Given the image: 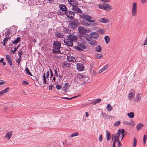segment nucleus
<instances>
[{"instance_id": "nucleus-1", "label": "nucleus", "mask_w": 147, "mask_h": 147, "mask_svg": "<svg viewBox=\"0 0 147 147\" xmlns=\"http://www.w3.org/2000/svg\"><path fill=\"white\" fill-rule=\"evenodd\" d=\"M68 2L69 4L72 6V10L75 13H78L82 14V11L81 9L78 8L77 6L78 5V1L77 0H68Z\"/></svg>"}, {"instance_id": "nucleus-2", "label": "nucleus", "mask_w": 147, "mask_h": 147, "mask_svg": "<svg viewBox=\"0 0 147 147\" xmlns=\"http://www.w3.org/2000/svg\"><path fill=\"white\" fill-rule=\"evenodd\" d=\"M67 39L64 40V42L67 46L72 47L73 46V41L77 40V38L75 35L71 34L67 36Z\"/></svg>"}, {"instance_id": "nucleus-3", "label": "nucleus", "mask_w": 147, "mask_h": 147, "mask_svg": "<svg viewBox=\"0 0 147 147\" xmlns=\"http://www.w3.org/2000/svg\"><path fill=\"white\" fill-rule=\"evenodd\" d=\"M54 47L52 49L54 54L61 53L60 49L61 48V43L60 42L55 40L53 42Z\"/></svg>"}, {"instance_id": "nucleus-4", "label": "nucleus", "mask_w": 147, "mask_h": 147, "mask_svg": "<svg viewBox=\"0 0 147 147\" xmlns=\"http://www.w3.org/2000/svg\"><path fill=\"white\" fill-rule=\"evenodd\" d=\"M80 24L77 19H74L69 21L68 27L72 30H75L78 26L80 25Z\"/></svg>"}, {"instance_id": "nucleus-5", "label": "nucleus", "mask_w": 147, "mask_h": 147, "mask_svg": "<svg viewBox=\"0 0 147 147\" xmlns=\"http://www.w3.org/2000/svg\"><path fill=\"white\" fill-rule=\"evenodd\" d=\"M65 14L71 20H73L74 19V12L70 11L67 10L65 12Z\"/></svg>"}, {"instance_id": "nucleus-6", "label": "nucleus", "mask_w": 147, "mask_h": 147, "mask_svg": "<svg viewBox=\"0 0 147 147\" xmlns=\"http://www.w3.org/2000/svg\"><path fill=\"white\" fill-rule=\"evenodd\" d=\"M78 77L80 78L81 80L83 81V83H81V84H84L85 82H89V78L88 76L86 77L85 76L79 75L78 76Z\"/></svg>"}, {"instance_id": "nucleus-7", "label": "nucleus", "mask_w": 147, "mask_h": 147, "mask_svg": "<svg viewBox=\"0 0 147 147\" xmlns=\"http://www.w3.org/2000/svg\"><path fill=\"white\" fill-rule=\"evenodd\" d=\"M137 3H134L132 5V15L133 16H135L137 13Z\"/></svg>"}, {"instance_id": "nucleus-8", "label": "nucleus", "mask_w": 147, "mask_h": 147, "mask_svg": "<svg viewBox=\"0 0 147 147\" xmlns=\"http://www.w3.org/2000/svg\"><path fill=\"white\" fill-rule=\"evenodd\" d=\"M78 30L79 33L82 35H85L87 32V30L82 27L79 26L78 28Z\"/></svg>"}, {"instance_id": "nucleus-9", "label": "nucleus", "mask_w": 147, "mask_h": 147, "mask_svg": "<svg viewBox=\"0 0 147 147\" xmlns=\"http://www.w3.org/2000/svg\"><path fill=\"white\" fill-rule=\"evenodd\" d=\"M86 39L87 41H89V44L92 46H95L97 45V42L96 40H91V39L90 38H88L87 37L86 38Z\"/></svg>"}, {"instance_id": "nucleus-10", "label": "nucleus", "mask_w": 147, "mask_h": 147, "mask_svg": "<svg viewBox=\"0 0 147 147\" xmlns=\"http://www.w3.org/2000/svg\"><path fill=\"white\" fill-rule=\"evenodd\" d=\"M90 38H94L96 40L98 39L99 35L96 32H91L90 33Z\"/></svg>"}, {"instance_id": "nucleus-11", "label": "nucleus", "mask_w": 147, "mask_h": 147, "mask_svg": "<svg viewBox=\"0 0 147 147\" xmlns=\"http://www.w3.org/2000/svg\"><path fill=\"white\" fill-rule=\"evenodd\" d=\"M83 16L84 19L86 20L90 23L93 22L95 21V20H91L92 19L91 17L88 14L83 15Z\"/></svg>"}, {"instance_id": "nucleus-12", "label": "nucleus", "mask_w": 147, "mask_h": 147, "mask_svg": "<svg viewBox=\"0 0 147 147\" xmlns=\"http://www.w3.org/2000/svg\"><path fill=\"white\" fill-rule=\"evenodd\" d=\"M84 67L83 64L78 63L77 64L76 69L79 71H83L84 70Z\"/></svg>"}, {"instance_id": "nucleus-13", "label": "nucleus", "mask_w": 147, "mask_h": 147, "mask_svg": "<svg viewBox=\"0 0 147 147\" xmlns=\"http://www.w3.org/2000/svg\"><path fill=\"white\" fill-rule=\"evenodd\" d=\"M112 9L111 6L108 3H104V10L106 11H109Z\"/></svg>"}, {"instance_id": "nucleus-14", "label": "nucleus", "mask_w": 147, "mask_h": 147, "mask_svg": "<svg viewBox=\"0 0 147 147\" xmlns=\"http://www.w3.org/2000/svg\"><path fill=\"white\" fill-rule=\"evenodd\" d=\"M59 7L60 10L63 11H66L67 10V8L65 5L63 4H59Z\"/></svg>"}, {"instance_id": "nucleus-15", "label": "nucleus", "mask_w": 147, "mask_h": 147, "mask_svg": "<svg viewBox=\"0 0 147 147\" xmlns=\"http://www.w3.org/2000/svg\"><path fill=\"white\" fill-rule=\"evenodd\" d=\"M55 36L56 37L62 38L63 37L64 35L63 33L57 32L56 33Z\"/></svg>"}, {"instance_id": "nucleus-16", "label": "nucleus", "mask_w": 147, "mask_h": 147, "mask_svg": "<svg viewBox=\"0 0 147 147\" xmlns=\"http://www.w3.org/2000/svg\"><path fill=\"white\" fill-rule=\"evenodd\" d=\"M135 95V91L134 90H130L128 96L129 98H130L131 97H134Z\"/></svg>"}, {"instance_id": "nucleus-17", "label": "nucleus", "mask_w": 147, "mask_h": 147, "mask_svg": "<svg viewBox=\"0 0 147 147\" xmlns=\"http://www.w3.org/2000/svg\"><path fill=\"white\" fill-rule=\"evenodd\" d=\"M67 59L69 62H74L76 61L75 58L73 56L67 57Z\"/></svg>"}, {"instance_id": "nucleus-18", "label": "nucleus", "mask_w": 147, "mask_h": 147, "mask_svg": "<svg viewBox=\"0 0 147 147\" xmlns=\"http://www.w3.org/2000/svg\"><path fill=\"white\" fill-rule=\"evenodd\" d=\"M9 87H7L5 89L2 90L0 92V96H1L4 94H5L8 92L9 91Z\"/></svg>"}, {"instance_id": "nucleus-19", "label": "nucleus", "mask_w": 147, "mask_h": 147, "mask_svg": "<svg viewBox=\"0 0 147 147\" xmlns=\"http://www.w3.org/2000/svg\"><path fill=\"white\" fill-rule=\"evenodd\" d=\"M95 51L96 52H99L101 51L102 48L100 45H98L95 48Z\"/></svg>"}, {"instance_id": "nucleus-20", "label": "nucleus", "mask_w": 147, "mask_h": 147, "mask_svg": "<svg viewBox=\"0 0 147 147\" xmlns=\"http://www.w3.org/2000/svg\"><path fill=\"white\" fill-rule=\"evenodd\" d=\"M21 38L20 37H18L16 39L12 41V44H17L19 41H20Z\"/></svg>"}, {"instance_id": "nucleus-21", "label": "nucleus", "mask_w": 147, "mask_h": 147, "mask_svg": "<svg viewBox=\"0 0 147 147\" xmlns=\"http://www.w3.org/2000/svg\"><path fill=\"white\" fill-rule=\"evenodd\" d=\"M104 39L105 40V43L108 44L110 41V38L108 36H106L104 37Z\"/></svg>"}, {"instance_id": "nucleus-22", "label": "nucleus", "mask_w": 147, "mask_h": 147, "mask_svg": "<svg viewBox=\"0 0 147 147\" xmlns=\"http://www.w3.org/2000/svg\"><path fill=\"white\" fill-rule=\"evenodd\" d=\"M143 126V125L141 123L138 124L136 126L137 130L138 131L140 130L141 129L142 127Z\"/></svg>"}, {"instance_id": "nucleus-23", "label": "nucleus", "mask_w": 147, "mask_h": 147, "mask_svg": "<svg viewBox=\"0 0 147 147\" xmlns=\"http://www.w3.org/2000/svg\"><path fill=\"white\" fill-rule=\"evenodd\" d=\"M109 67V65H106L105 66H104L103 68H102L101 69H100L99 71V73H102V72L105 70L106 69H107Z\"/></svg>"}, {"instance_id": "nucleus-24", "label": "nucleus", "mask_w": 147, "mask_h": 147, "mask_svg": "<svg viewBox=\"0 0 147 147\" xmlns=\"http://www.w3.org/2000/svg\"><path fill=\"white\" fill-rule=\"evenodd\" d=\"M113 136H114V140H115L116 141V140H119L120 135L116 133L115 136L114 134H113Z\"/></svg>"}, {"instance_id": "nucleus-25", "label": "nucleus", "mask_w": 147, "mask_h": 147, "mask_svg": "<svg viewBox=\"0 0 147 147\" xmlns=\"http://www.w3.org/2000/svg\"><path fill=\"white\" fill-rule=\"evenodd\" d=\"M69 86L70 85H69V84L68 83H66L65 84L63 88V90L66 92V90H67Z\"/></svg>"}, {"instance_id": "nucleus-26", "label": "nucleus", "mask_w": 147, "mask_h": 147, "mask_svg": "<svg viewBox=\"0 0 147 147\" xmlns=\"http://www.w3.org/2000/svg\"><path fill=\"white\" fill-rule=\"evenodd\" d=\"M78 45L79 47L83 50V49H85L86 48V46L82 43L78 42Z\"/></svg>"}, {"instance_id": "nucleus-27", "label": "nucleus", "mask_w": 147, "mask_h": 147, "mask_svg": "<svg viewBox=\"0 0 147 147\" xmlns=\"http://www.w3.org/2000/svg\"><path fill=\"white\" fill-rule=\"evenodd\" d=\"M99 22H102L103 23H106L107 22H109V20L104 18H102V19H100L99 20Z\"/></svg>"}, {"instance_id": "nucleus-28", "label": "nucleus", "mask_w": 147, "mask_h": 147, "mask_svg": "<svg viewBox=\"0 0 147 147\" xmlns=\"http://www.w3.org/2000/svg\"><path fill=\"white\" fill-rule=\"evenodd\" d=\"M107 134V140H110L111 139V136L110 132H109L107 130L106 131Z\"/></svg>"}, {"instance_id": "nucleus-29", "label": "nucleus", "mask_w": 147, "mask_h": 147, "mask_svg": "<svg viewBox=\"0 0 147 147\" xmlns=\"http://www.w3.org/2000/svg\"><path fill=\"white\" fill-rule=\"evenodd\" d=\"M127 115L130 118H132L134 117V114L133 112H132L130 113H128L127 114Z\"/></svg>"}, {"instance_id": "nucleus-30", "label": "nucleus", "mask_w": 147, "mask_h": 147, "mask_svg": "<svg viewBox=\"0 0 147 147\" xmlns=\"http://www.w3.org/2000/svg\"><path fill=\"white\" fill-rule=\"evenodd\" d=\"M12 135V132L9 131L8 132L7 134L6 135L5 137L6 138H7L8 139H9L11 137Z\"/></svg>"}, {"instance_id": "nucleus-31", "label": "nucleus", "mask_w": 147, "mask_h": 147, "mask_svg": "<svg viewBox=\"0 0 147 147\" xmlns=\"http://www.w3.org/2000/svg\"><path fill=\"white\" fill-rule=\"evenodd\" d=\"M125 132L126 133H127V132L125 131V130L124 129H122L121 130V129H119L118 130V131L117 133V134L120 135V134H122L123 133Z\"/></svg>"}, {"instance_id": "nucleus-32", "label": "nucleus", "mask_w": 147, "mask_h": 147, "mask_svg": "<svg viewBox=\"0 0 147 147\" xmlns=\"http://www.w3.org/2000/svg\"><path fill=\"white\" fill-rule=\"evenodd\" d=\"M25 70L26 72L28 75H29L30 76H32V74L30 72L28 68L26 67L25 69Z\"/></svg>"}, {"instance_id": "nucleus-33", "label": "nucleus", "mask_w": 147, "mask_h": 147, "mask_svg": "<svg viewBox=\"0 0 147 147\" xmlns=\"http://www.w3.org/2000/svg\"><path fill=\"white\" fill-rule=\"evenodd\" d=\"M97 32L100 34H103L105 33V32L103 29L98 30Z\"/></svg>"}, {"instance_id": "nucleus-34", "label": "nucleus", "mask_w": 147, "mask_h": 147, "mask_svg": "<svg viewBox=\"0 0 147 147\" xmlns=\"http://www.w3.org/2000/svg\"><path fill=\"white\" fill-rule=\"evenodd\" d=\"M73 47L75 49L78 50L79 51H83V50L81 49L79 47L75 46H73Z\"/></svg>"}, {"instance_id": "nucleus-35", "label": "nucleus", "mask_w": 147, "mask_h": 147, "mask_svg": "<svg viewBox=\"0 0 147 147\" xmlns=\"http://www.w3.org/2000/svg\"><path fill=\"white\" fill-rule=\"evenodd\" d=\"M141 99V97L139 96V95L138 94L136 95L135 97V99H134L135 101H140Z\"/></svg>"}, {"instance_id": "nucleus-36", "label": "nucleus", "mask_w": 147, "mask_h": 147, "mask_svg": "<svg viewBox=\"0 0 147 147\" xmlns=\"http://www.w3.org/2000/svg\"><path fill=\"white\" fill-rule=\"evenodd\" d=\"M147 139V136L145 134L144 135L143 137V143L145 144L146 143V140Z\"/></svg>"}, {"instance_id": "nucleus-37", "label": "nucleus", "mask_w": 147, "mask_h": 147, "mask_svg": "<svg viewBox=\"0 0 147 147\" xmlns=\"http://www.w3.org/2000/svg\"><path fill=\"white\" fill-rule=\"evenodd\" d=\"M79 133L78 132H76L74 133L71 134V137H74L77 136L78 135Z\"/></svg>"}, {"instance_id": "nucleus-38", "label": "nucleus", "mask_w": 147, "mask_h": 147, "mask_svg": "<svg viewBox=\"0 0 147 147\" xmlns=\"http://www.w3.org/2000/svg\"><path fill=\"white\" fill-rule=\"evenodd\" d=\"M107 108L108 111H111L112 109V107L111 106L110 104H109L107 106Z\"/></svg>"}, {"instance_id": "nucleus-39", "label": "nucleus", "mask_w": 147, "mask_h": 147, "mask_svg": "<svg viewBox=\"0 0 147 147\" xmlns=\"http://www.w3.org/2000/svg\"><path fill=\"white\" fill-rule=\"evenodd\" d=\"M101 115L102 117L105 118L107 119L109 117L108 115L105 113H102Z\"/></svg>"}, {"instance_id": "nucleus-40", "label": "nucleus", "mask_w": 147, "mask_h": 147, "mask_svg": "<svg viewBox=\"0 0 147 147\" xmlns=\"http://www.w3.org/2000/svg\"><path fill=\"white\" fill-rule=\"evenodd\" d=\"M95 56L98 59H100L102 57V55L100 54H96L95 55Z\"/></svg>"}, {"instance_id": "nucleus-41", "label": "nucleus", "mask_w": 147, "mask_h": 147, "mask_svg": "<svg viewBox=\"0 0 147 147\" xmlns=\"http://www.w3.org/2000/svg\"><path fill=\"white\" fill-rule=\"evenodd\" d=\"M23 52H22V51H20V50L18 52V54L19 57H21V56L23 55Z\"/></svg>"}, {"instance_id": "nucleus-42", "label": "nucleus", "mask_w": 147, "mask_h": 147, "mask_svg": "<svg viewBox=\"0 0 147 147\" xmlns=\"http://www.w3.org/2000/svg\"><path fill=\"white\" fill-rule=\"evenodd\" d=\"M11 31L10 30L8 29L7 31L5 33V36H9L10 34Z\"/></svg>"}, {"instance_id": "nucleus-43", "label": "nucleus", "mask_w": 147, "mask_h": 147, "mask_svg": "<svg viewBox=\"0 0 147 147\" xmlns=\"http://www.w3.org/2000/svg\"><path fill=\"white\" fill-rule=\"evenodd\" d=\"M137 143V141L136 140V139L135 138H134V142H133V147H135Z\"/></svg>"}, {"instance_id": "nucleus-44", "label": "nucleus", "mask_w": 147, "mask_h": 147, "mask_svg": "<svg viewBox=\"0 0 147 147\" xmlns=\"http://www.w3.org/2000/svg\"><path fill=\"white\" fill-rule=\"evenodd\" d=\"M120 123V121H118L116 122H115L114 124V125L115 127L118 126Z\"/></svg>"}, {"instance_id": "nucleus-45", "label": "nucleus", "mask_w": 147, "mask_h": 147, "mask_svg": "<svg viewBox=\"0 0 147 147\" xmlns=\"http://www.w3.org/2000/svg\"><path fill=\"white\" fill-rule=\"evenodd\" d=\"M123 124H125L127 125H131V122H129L127 121H124L123 122Z\"/></svg>"}, {"instance_id": "nucleus-46", "label": "nucleus", "mask_w": 147, "mask_h": 147, "mask_svg": "<svg viewBox=\"0 0 147 147\" xmlns=\"http://www.w3.org/2000/svg\"><path fill=\"white\" fill-rule=\"evenodd\" d=\"M98 7L100 9H104V3L103 4H99L98 5Z\"/></svg>"}, {"instance_id": "nucleus-47", "label": "nucleus", "mask_w": 147, "mask_h": 147, "mask_svg": "<svg viewBox=\"0 0 147 147\" xmlns=\"http://www.w3.org/2000/svg\"><path fill=\"white\" fill-rule=\"evenodd\" d=\"M32 77L31 78L33 80L35 81L38 80V78L36 76H33L32 75Z\"/></svg>"}, {"instance_id": "nucleus-48", "label": "nucleus", "mask_w": 147, "mask_h": 147, "mask_svg": "<svg viewBox=\"0 0 147 147\" xmlns=\"http://www.w3.org/2000/svg\"><path fill=\"white\" fill-rule=\"evenodd\" d=\"M22 84L24 85H28L29 84V83L26 81H22Z\"/></svg>"}, {"instance_id": "nucleus-49", "label": "nucleus", "mask_w": 147, "mask_h": 147, "mask_svg": "<svg viewBox=\"0 0 147 147\" xmlns=\"http://www.w3.org/2000/svg\"><path fill=\"white\" fill-rule=\"evenodd\" d=\"M10 37L7 36L3 39V42H6L8 41V39H9Z\"/></svg>"}, {"instance_id": "nucleus-50", "label": "nucleus", "mask_w": 147, "mask_h": 147, "mask_svg": "<svg viewBox=\"0 0 147 147\" xmlns=\"http://www.w3.org/2000/svg\"><path fill=\"white\" fill-rule=\"evenodd\" d=\"M65 31L67 33H69L71 32V30L69 29L65 28Z\"/></svg>"}, {"instance_id": "nucleus-51", "label": "nucleus", "mask_w": 147, "mask_h": 147, "mask_svg": "<svg viewBox=\"0 0 147 147\" xmlns=\"http://www.w3.org/2000/svg\"><path fill=\"white\" fill-rule=\"evenodd\" d=\"M56 88L57 90H60L61 88V86L59 84H57L56 86Z\"/></svg>"}, {"instance_id": "nucleus-52", "label": "nucleus", "mask_w": 147, "mask_h": 147, "mask_svg": "<svg viewBox=\"0 0 147 147\" xmlns=\"http://www.w3.org/2000/svg\"><path fill=\"white\" fill-rule=\"evenodd\" d=\"M57 68H56L54 70L55 71V74L57 77H58V74L57 73Z\"/></svg>"}, {"instance_id": "nucleus-53", "label": "nucleus", "mask_w": 147, "mask_h": 147, "mask_svg": "<svg viewBox=\"0 0 147 147\" xmlns=\"http://www.w3.org/2000/svg\"><path fill=\"white\" fill-rule=\"evenodd\" d=\"M102 139V136L101 134L100 135L99 137V140L100 142H101Z\"/></svg>"}, {"instance_id": "nucleus-54", "label": "nucleus", "mask_w": 147, "mask_h": 147, "mask_svg": "<svg viewBox=\"0 0 147 147\" xmlns=\"http://www.w3.org/2000/svg\"><path fill=\"white\" fill-rule=\"evenodd\" d=\"M49 70L50 71V77L51 78L53 75V72H52V71L51 69H50Z\"/></svg>"}, {"instance_id": "nucleus-55", "label": "nucleus", "mask_w": 147, "mask_h": 147, "mask_svg": "<svg viewBox=\"0 0 147 147\" xmlns=\"http://www.w3.org/2000/svg\"><path fill=\"white\" fill-rule=\"evenodd\" d=\"M42 80L43 81V82L44 84H46L47 83L46 78H43V79H42Z\"/></svg>"}, {"instance_id": "nucleus-56", "label": "nucleus", "mask_w": 147, "mask_h": 147, "mask_svg": "<svg viewBox=\"0 0 147 147\" xmlns=\"http://www.w3.org/2000/svg\"><path fill=\"white\" fill-rule=\"evenodd\" d=\"M147 45V36L146 38V40L144 41V43H143V45Z\"/></svg>"}, {"instance_id": "nucleus-57", "label": "nucleus", "mask_w": 147, "mask_h": 147, "mask_svg": "<svg viewBox=\"0 0 147 147\" xmlns=\"http://www.w3.org/2000/svg\"><path fill=\"white\" fill-rule=\"evenodd\" d=\"M95 21L93 22H92L93 23V24H92V25H93V26H96V25H97L98 24V22H95Z\"/></svg>"}, {"instance_id": "nucleus-58", "label": "nucleus", "mask_w": 147, "mask_h": 147, "mask_svg": "<svg viewBox=\"0 0 147 147\" xmlns=\"http://www.w3.org/2000/svg\"><path fill=\"white\" fill-rule=\"evenodd\" d=\"M116 141H117V142L118 143V147H119V146H122V144L120 143L119 140H116Z\"/></svg>"}, {"instance_id": "nucleus-59", "label": "nucleus", "mask_w": 147, "mask_h": 147, "mask_svg": "<svg viewBox=\"0 0 147 147\" xmlns=\"http://www.w3.org/2000/svg\"><path fill=\"white\" fill-rule=\"evenodd\" d=\"M49 71H48L47 72V73L46 74V78L48 79L49 77Z\"/></svg>"}, {"instance_id": "nucleus-60", "label": "nucleus", "mask_w": 147, "mask_h": 147, "mask_svg": "<svg viewBox=\"0 0 147 147\" xmlns=\"http://www.w3.org/2000/svg\"><path fill=\"white\" fill-rule=\"evenodd\" d=\"M141 1L142 3H144L147 2V0H141Z\"/></svg>"}, {"instance_id": "nucleus-61", "label": "nucleus", "mask_w": 147, "mask_h": 147, "mask_svg": "<svg viewBox=\"0 0 147 147\" xmlns=\"http://www.w3.org/2000/svg\"><path fill=\"white\" fill-rule=\"evenodd\" d=\"M62 98H63L64 99H66L67 100H71L72 99L71 98H68V97H62Z\"/></svg>"}, {"instance_id": "nucleus-62", "label": "nucleus", "mask_w": 147, "mask_h": 147, "mask_svg": "<svg viewBox=\"0 0 147 147\" xmlns=\"http://www.w3.org/2000/svg\"><path fill=\"white\" fill-rule=\"evenodd\" d=\"M8 62L9 63V64L11 66L12 65V62L11 60L8 61Z\"/></svg>"}, {"instance_id": "nucleus-63", "label": "nucleus", "mask_w": 147, "mask_h": 147, "mask_svg": "<svg viewBox=\"0 0 147 147\" xmlns=\"http://www.w3.org/2000/svg\"><path fill=\"white\" fill-rule=\"evenodd\" d=\"M53 87V85H51L50 86H49V90H51L52 89V87Z\"/></svg>"}, {"instance_id": "nucleus-64", "label": "nucleus", "mask_w": 147, "mask_h": 147, "mask_svg": "<svg viewBox=\"0 0 147 147\" xmlns=\"http://www.w3.org/2000/svg\"><path fill=\"white\" fill-rule=\"evenodd\" d=\"M96 100L97 103H98L101 101V99L100 98H98Z\"/></svg>"}]
</instances>
